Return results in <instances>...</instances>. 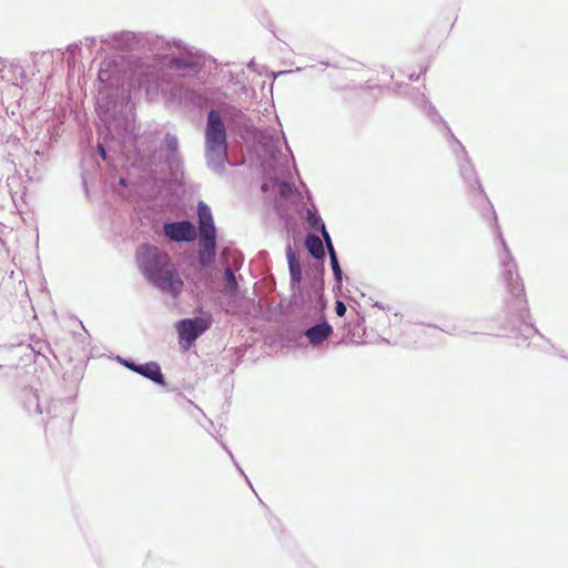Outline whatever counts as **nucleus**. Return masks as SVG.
I'll return each mask as SVG.
<instances>
[{"label": "nucleus", "mask_w": 568, "mask_h": 568, "mask_svg": "<svg viewBox=\"0 0 568 568\" xmlns=\"http://www.w3.org/2000/svg\"><path fill=\"white\" fill-rule=\"evenodd\" d=\"M226 128L220 112L211 109L207 112L205 126V154L207 166L222 174L227 162Z\"/></svg>", "instance_id": "nucleus-3"}, {"label": "nucleus", "mask_w": 568, "mask_h": 568, "mask_svg": "<svg viewBox=\"0 0 568 568\" xmlns=\"http://www.w3.org/2000/svg\"><path fill=\"white\" fill-rule=\"evenodd\" d=\"M280 185V195L287 199L294 193V186L286 181H277Z\"/></svg>", "instance_id": "nucleus-23"}, {"label": "nucleus", "mask_w": 568, "mask_h": 568, "mask_svg": "<svg viewBox=\"0 0 568 568\" xmlns=\"http://www.w3.org/2000/svg\"><path fill=\"white\" fill-rule=\"evenodd\" d=\"M128 358H124V357H121V356H116V361L123 365V361H126Z\"/></svg>", "instance_id": "nucleus-35"}, {"label": "nucleus", "mask_w": 568, "mask_h": 568, "mask_svg": "<svg viewBox=\"0 0 568 568\" xmlns=\"http://www.w3.org/2000/svg\"><path fill=\"white\" fill-rule=\"evenodd\" d=\"M223 447H224V449H226V450H227L229 455L231 456L232 460L234 462V464H235L236 468L239 469V471L241 473V475H243V476L245 477V480H246V481H247V484L252 487V485H251V483H250L248 478H247V477H246V475L244 474V470H243V469L239 466V464L235 462L233 454H232V453L226 448V446H225V445H224Z\"/></svg>", "instance_id": "nucleus-27"}, {"label": "nucleus", "mask_w": 568, "mask_h": 568, "mask_svg": "<svg viewBox=\"0 0 568 568\" xmlns=\"http://www.w3.org/2000/svg\"><path fill=\"white\" fill-rule=\"evenodd\" d=\"M286 258L288 263V271L291 277V285H298L302 281V266L298 257L288 245L286 248Z\"/></svg>", "instance_id": "nucleus-17"}, {"label": "nucleus", "mask_w": 568, "mask_h": 568, "mask_svg": "<svg viewBox=\"0 0 568 568\" xmlns=\"http://www.w3.org/2000/svg\"><path fill=\"white\" fill-rule=\"evenodd\" d=\"M163 235L174 243H191L199 240V233L194 224L189 220L164 222Z\"/></svg>", "instance_id": "nucleus-10"}, {"label": "nucleus", "mask_w": 568, "mask_h": 568, "mask_svg": "<svg viewBox=\"0 0 568 568\" xmlns=\"http://www.w3.org/2000/svg\"><path fill=\"white\" fill-rule=\"evenodd\" d=\"M419 77H420V74H414V73H412V74H409V80H412V81H417V80L419 79Z\"/></svg>", "instance_id": "nucleus-32"}, {"label": "nucleus", "mask_w": 568, "mask_h": 568, "mask_svg": "<svg viewBox=\"0 0 568 568\" xmlns=\"http://www.w3.org/2000/svg\"><path fill=\"white\" fill-rule=\"evenodd\" d=\"M85 40L89 41V43H94V41H95L94 38H87Z\"/></svg>", "instance_id": "nucleus-37"}, {"label": "nucleus", "mask_w": 568, "mask_h": 568, "mask_svg": "<svg viewBox=\"0 0 568 568\" xmlns=\"http://www.w3.org/2000/svg\"><path fill=\"white\" fill-rule=\"evenodd\" d=\"M164 144L168 150L166 162L171 169L178 168L181 159L179 154V140L176 135L166 133L164 136Z\"/></svg>", "instance_id": "nucleus-16"}, {"label": "nucleus", "mask_w": 568, "mask_h": 568, "mask_svg": "<svg viewBox=\"0 0 568 568\" xmlns=\"http://www.w3.org/2000/svg\"><path fill=\"white\" fill-rule=\"evenodd\" d=\"M119 183H120L121 185H124V186L126 185V181H125V179H124V178H121V179H120V181H119Z\"/></svg>", "instance_id": "nucleus-36"}, {"label": "nucleus", "mask_w": 568, "mask_h": 568, "mask_svg": "<svg viewBox=\"0 0 568 568\" xmlns=\"http://www.w3.org/2000/svg\"><path fill=\"white\" fill-rule=\"evenodd\" d=\"M321 234H322V242H323V245H324V248L327 250V253L328 255H331V253H336L335 248H334V245H333V241H332V237L327 231L326 227H323V230L321 231Z\"/></svg>", "instance_id": "nucleus-22"}, {"label": "nucleus", "mask_w": 568, "mask_h": 568, "mask_svg": "<svg viewBox=\"0 0 568 568\" xmlns=\"http://www.w3.org/2000/svg\"><path fill=\"white\" fill-rule=\"evenodd\" d=\"M199 223L197 262L202 267L211 266L216 258L217 230L210 206L200 201L196 207Z\"/></svg>", "instance_id": "nucleus-4"}, {"label": "nucleus", "mask_w": 568, "mask_h": 568, "mask_svg": "<svg viewBox=\"0 0 568 568\" xmlns=\"http://www.w3.org/2000/svg\"><path fill=\"white\" fill-rule=\"evenodd\" d=\"M476 332H469V331H466V329H460V331H457V332H454L453 334L455 335H465V334H475Z\"/></svg>", "instance_id": "nucleus-30"}, {"label": "nucleus", "mask_w": 568, "mask_h": 568, "mask_svg": "<svg viewBox=\"0 0 568 568\" xmlns=\"http://www.w3.org/2000/svg\"><path fill=\"white\" fill-rule=\"evenodd\" d=\"M67 50L69 51V53H70L72 57H74V55H75V53H77V51H78V50H80V48H79V44H78V43H72V44H69V45H68V49H67Z\"/></svg>", "instance_id": "nucleus-28"}, {"label": "nucleus", "mask_w": 568, "mask_h": 568, "mask_svg": "<svg viewBox=\"0 0 568 568\" xmlns=\"http://www.w3.org/2000/svg\"><path fill=\"white\" fill-rule=\"evenodd\" d=\"M328 256H329V264H331V268H332V272L334 275V280H335L336 284L341 285L344 274H343L342 267L338 262L337 253H333V254L331 253V255H328Z\"/></svg>", "instance_id": "nucleus-21"}, {"label": "nucleus", "mask_w": 568, "mask_h": 568, "mask_svg": "<svg viewBox=\"0 0 568 568\" xmlns=\"http://www.w3.org/2000/svg\"><path fill=\"white\" fill-rule=\"evenodd\" d=\"M171 77L163 68L154 69L150 74L145 78V84L148 85V90H155L162 93L168 92L170 90Z\"/></svg>", "instance_id": "nucleus-13"}, {"label": "nucleus", "mask_w": 568, "mask_h": 568, "mask_svg": "<svg viewBox=\"0 0 568 568\" xmlns=\"http://www.w3.org/2000/svg\"><path fill=\"white\" fill-rule=\"evenodd\" d=\"M73 404L69 399L52 400L45 410L49 419L45 423V428L59 426L61 429L68 432L74 418Z\"/></svg>", "instance_id": "nucleus-8"}, {"label": "nucleus", "mask_w": 568, "mask_h": 568, "mask_svg": "<svg viewBox=\"0 0 568 568\" xmlns=\"http://www.w3.org/2000/svg\"><path fill=\"white\" fill-rule=\"evenodd\" d=\"M131 142L138 156L142 161L154 162L156 150V138L153 133L132 135Z\"/></svg>", "instance_id": "nucleus-11"}, {"label": "nucleus", "mask_w": 568, "mask_h": 568, "mask_svg": "<svg viewBox=\"0 0 568 568\" xmlns=\"http://www.w3.org/2000/svg\"><path fill=\"white\" fill-rule=\"evenodd\" d=\"M333 332V326L326 320H323L322 322L306 328L303 335L313 347H317L328 339Z\"/></svg>", "instance_id": "nucleus-12"}, {"label": "nucleus", "mask_w": 568, "mask_h": 568, "mask_svg": "<svg viewBox=\"0 0 568 568\" xmlns=\"http://www.w3.org/2000/svg\"><path fill=\"white\" fill-rule=\"evenodd\" d=\"M374 306H375V307H378V308H381V310H385V306H384L381 302H375V303H374Z\"/></svg>", "instance_id": "nucleus-34"}, {"label": "nucleus", "mask_w": 568, "mask_h": 568, "mask_svg": "<svg viewBox=\"0 0 568 568\" xmlns=\"http://www.w3.org/2000/svg\"><path fill=\"white\" fill-rule=\"evenodd\" d=\"M161 51L164 52L162 64L170 70L197 71L204 64V54L200 50L178 39H164V48L158 52Z\"/></svg>", "instance_id": "nucleus-5"}, {"label": "nucleus", "mask_w": 568, "mask_h": 568, "mask_svg": "<svg viewBox=\"0 0 568 568\" xmlns=\"http://www.w3.org/2000/svg\"><path fill=\"white\" fill-rule=\"evenodd\" d=\"M347 307L343 301L337 300L335 303V313L337 316L342 317L346 314Z\"/></svg>", "instance_id": "nucleus-24"}, {"label": "nucleus", "mask_w": 568, "mask_h": 568, "mask_svg": "<svg viewBox=\"0 0 568 568\" xmlns=\"http://www.w3.org/2000/svg\"><path fill=\"white\" fill-rule=\"evenodd\" d=\"M212 325L211 317L194 316L180 320L176 323V332L180 343L191 346L201 335H203Z\"/></svg>", "instance_id": "nucleus-9"}, {"label": "nucleus", "mask_w": 568, "mask_h": 568, "mask_svg": "<svg viewBox=\"0 0 568 568\" xmlns=\"http://www.w3.org/2000/svg\"><path fill=\"white\" fill-rule=\"evenodd\" d=\"M417 106L427 115L430 122L435 124L440 123L444 126L448 135L449 149L455 154L457 162L460 161V159L468 156L465 146L454 135L448 123L442 118L434 104L428 101L424 94H422L420 99L417 101Z\"/></svg>", "instance_id": "nucleus-7"}, {"label": "nucleus", "mask_w": 568, "mask_h": 568, "mask_svg": "<svg viewBox=\"0 0 568 568\" xmlns=\"http://www.w3.org/2000/svg\"><path fill=\"white\" fill-rule=\"evenodd\" d=\"M305 247L310 255L316 261L324 262L326 252L323 242L315 233H307L304 241Z\"/></svg>", "instance_id": "nucleus-15"}, {"label": "nucleus", "mask_w": 568, "mask_h": 568, "mask_svg": "<svg viewBox=\"0 0 568 568\" xmlns=\"http://www.w3.org/2000/svg\"><path fill=\"white\" fill-rule=\"evenodd\" d=\"M98 152H99V155L102 158L103 161L106 162L109 160L106 149H105V146H104V144L102 142H98Z\"/></svg>", "instance_id": "nucleus-25"}, {"label": "nucleus", "mask_w": 568, "mask_h": 568, "mask_svg": "<svg viewBox=\"0 0 568 568\" xmlns=\"http://www.w3.org/2000/svg\"><path fill=\"white\" fill-rule=\"evenodd\" d=\"M34 155L38 158H42V156H44V151L36 150Z\"/></svg>", "instance_id": "nucleus-33"}, {"label": "nucleus", "mask_w": 568, "mask_h": 568, "mask_svg": "<svg viewBox=\"0 0 568 568\" xmlns=\"http://www.w3.org/2000/svg\"><path fill=\"white\" fill-rule=\"evenodd\" d=\"M135 373L158 385H165V377L162 374L160 364L156 362L138 363Z\"/></svg>", "instance_id": "nucleus-14"}, {"label": "nucleus", "mask_w": 568, "mask_h": 568, "mask_svg": "<svg viewBox=\"0 0 568 568\" xmlns=\"http://www.w3.org/2000/svg\"><path fill=\"white\" fill-rule=\"evenodd\" d=\"M458 168L463 181L471 193L474 205L480 211L484 219L491 221L496 237L499 241L500 251L498 252V261L501 268V277L508 294L513 298L506 305L507 312L514 315L520 323L519 329L526 338L528 337V332L538 334L537 328L527 322V320L530 318V314L525 297L524 282L518 273L517 263L503 236L501 229L497 221V214L483 190L469 156L460 159V161H458Z\"/></svg>", "instance_id": "nucleus-1"}, {"label": "nucleus", "mask_w": 568, "mask_h": 568, "mask_svg": "<svg viewBox=\"0 0 568 568\" xmlns=\"http://www.w3.org/2000/svg\"><path fill=\"white\" fill-rule=\"evenodd\" d=\"M24 408L30 415H42L43 410L37 392L30 389L24 392Z\"/></svg>", "instance_id": "nucleus-19"}, {"label": "nucleus", "mask_w": 568, "mask_h": 568, "mask_svg": "<svg viewBox=\"0 0 568 568\" xmlns=\"http://www.w3.org/2000/svg\"><path fill=\"white\" fill-rule=\"evenodd\" d=\"M135 262L141 275L158 291L178 298L184 287L183 280L170 254L151 243L136 247Z\"/></svg>", "instance_id": "nucleus-2"}, {"label": "nucleus", "mask_w": 568, "mask_h": 568, "mask_svg": "<svg viewBox=\"0 0 568 568\" xmlns=\"http://www.w3.org/2000/svg\"><path fill=\"white\" fill-rule=\"evenodd\" d=\"M98 79L100 82H105L108 80V71L101 69L98 73Z\"/></svg>", "instance_id": "nucleus-29"}, {"label": "nucleus", "mask_w": 568, "mask_h": 568, "mask_svg": "<svg viewBox=\"0 0 568 568\" xmlns=\"http://www.w3.org/2000/svg\"><path fill=\"white\" fill-rule=\"evenodd\" d=\"M223 292L229 296H235L239 292V277L231 266H225L223 272Z\"/></svg>", "instance_id": "nucleus-18"}, {"label": "nucleus", "mask_w": 568, "mask_h": 568, "mask_svg": "<svg viewBox=\"0 0 568 568\" xmlns=\"http://www.w3.org/2000/svg\"><path fill=\"white\" fill-rule=\"evenodd\" d=\"M103 42L115 50L155 52L164 48V38L152 32H115Z\"/></svg>", "instance_id": "nucleus-6"}, {"label": "nucleus", "mask_w": 568, "mask_h": 568, "mask_svg": "<svg viewBox=\"0 0 568 568\" xmlns=\"http://www.w3.org/2000/svg\"><path fill=\"white\" fill-rule=\"evenodd\" d=\"M254 64H255V63H254V61L252 60V61H250V62H248L247 67H248V68H253V67H254Z\"/></svg>", "instance_id": "nucleus-38"}, {"label": "nucleus", "mask_w": 568, "mask_h": 568, "mask_svg": "<svg viewBox=\"0 0 568 568\" xmlns=\"http://www.w3.org/2000/svg\"><path fill=\"white\" fill-rule=\"evenodd\" d=\"M7 67V60L0 58V72L3 71Z\"/></svg>", "instance_id": "nucleus-31"}, {"label": "nucleus", "mask_w": 568, "mask_h": 568, "mask_svg": "<svg viewBox=\"0 0 568 568\" xmlns=\"http://www.w3.org/2000/svg\"><path fill=\"white\" fill-rule=\"evenodd\" d=\"M123 366L132 372L135 373L136 371V367H138V363H135L134 361L128 358L126 361H123Z\"/></svg>", "instance_id": "nucleus-26"}, {"label": "nucleus", "mask_w": 568, "mask_h": 568, "mask_svg": "<svg viewBox=\"0 0 568 568\" xmlns=\"http://www.w3.org/2000/svg\"><path fill=\"white\" fill-rule=\"evenodd\" d=\"M305 219L313 230L322 231L323 227H326L323 219L321 217L318 211L314 209H306L305 211Z\"/></svg>", "instance_id": "nucleus-20"}]
</instances>
